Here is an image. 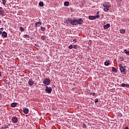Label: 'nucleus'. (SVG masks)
Wrapping results in <instances>:
<instances>
[{
	"mask_svg": "<svg viewBox=\"0 0 129 129\" xmlns=\"http://www.w3.org/2000/svg\"><path fill=\"white\" fill-rule=\"evenodd\" d=\"M28 83L29 85H30V86H33V85H34V84H35V82H34V81H33L32 79H30L28 81Z\"/></svg>",
	"mask_w": 129,
	"mask_h": 129,
	"instance_id": "5",
	"label": "nucleus"
},
{
	"mask_svg": "<svg viewBox=\"0 0 129 129\" xmlns=\"http://www.w3.org/2000/svg\"><path fill=\"white\" fill-rule=\"evenodd\" d=\"M103 7H104V12H108V10L110 8V4L108 2H105L103 4Z\"/></svg>",
	"mask_w": 129,
	"mask_h": 129,
	"instance_id": "1",
	"label": "nucleus"
},
{
	"mask_svg": "<svg viewBox=\"0 0 129 129\" xmlns=\"http://www.w3.org/2000/svg\"><path fill=\"white\" fill-rule=\"evenodd\" d=\"M2 2L4 6H6V0H2Z\"/></svg>",
	"mask_w": 129,
	"mask_h": 129,
	"instance_id": "30",
	"label": "nucleus"
},
{
	"mask_svg": "<svg viewBox=\"0 0 129 129\" xmlns=\"http://www.w3.org/2000/svg\"><path fill=\"white\" fill-rule=\"evenodd\" d=\"M127 87H128V88H129V84H127Z\"/></svg>",
	"mask_w": 129,
	"mask_h": 129,
	"instance_id": "40",
	"label": "nucleus"
},
{
	"mask_svg": "<svg viewBox=\"0 0 129 129\" xmlns=\"http://www.w3.org/2000/svg\"><path fill=\"white\" fill-rule=\"evenodd\" d=\"M23 112L24 113H25V114H28V113H29V109L28 108L25 107L23 109Z\"/></svg>",
	"mask_w": 129,
	"mask_h": 129,
	"instance_id": "9",
	"label": "nucleus"
},
{
	"mask_svg": "<svg viewBox=\"0 0 129 129\" xmlns=\"http://www.w3.org/2000/svg\"><path fill=\"white\" fill-rule=\"evenodd\" d=\"M2 76V72H0V77Z\"/></svg>",
	"mask_w": 129,
	"mask_h": 129,
	"instance_id": "42",
	"label": "nucleus"
},
{
	"mask_svg": "<svg viewBox=\"0 0 129 129\" xmlns=\"http://www.w3.org/2000/svg\"><path fill=\"white\" fill-rule=\"evenodd\" d=\"M1 23H2V21H1V20H0V26H1Z\"/></svg>",
	"mask_w": 129,
	"mask_h": 129,
	"instance_id": "43",
	"label": "nucleus"
},
{
	"mask_svg": "<svg viewBox=\"0 0 129 129\" xmlns=\"http://www.w3.org/2000/svg\"><path fill=\"white\" fill-rule=\"evenodd\" d=\"M90 94L91 95H93V96H95V93H90Z\"/></svg>",
	"mask_w": 129,
	"mask_h": 129,
	"instance_id": "33",
	"label": "nucleus"
},
{
	"mask_svg": "<svg viewBox=\"0 0 129 129\" xmlns=\"http://www.w3.org/2000/svg\"><path fill=\"white\" fill-rule=\"evenodd\" d=\"M69 49H73V45H71L69 46Z\"/></svg>",
	"mask_w": 129,
	"mask_h": 129,
	"instance_id": "31",
	"label": "nucleus"
},
{
	"mask_svg": "<svg viewBox=\"0 0 129 129\" xmlns=\"http://www.w3.org/2000/svg\"><path fill=\"white\" fill-rule=\"evenodd\" d=\"M47 36H46L45 35H42L41 36V40H42V41H45V40L46 39Z\"/></svg>",
	"mask_w": 129,
	"mask_h": 129,
	"instance_id": "16",
	"label": "nucleus"
},
{
	"mask_svg": "<svg viewBox=\"0 0 129 129\" xmlns=\"http://www.w3.org/2000/svg\"><path fill=\"white\" fill-rule=\"evenodd\" d=\"M64 6L65 7H68V6H69V2H65L64 3Z\"/></svg>",
	"mask_w": 129,
	"mask_h": 129,
	"instance_id": "21",
	"label": "nucleus"
},
{
	"mask_svg": "<svg viewBox=\"0 0 129 129\" xmlns=\"http://www.w3.org/2000/svg\"><path fill=\"white\" fill-rule=\"evenodd\" d=\"M109 64H110V61H109V60H107L104 62V65H105V66H108Z\"/></svg>",
	"mask_w": 129,
	"mask_h": 129,
	"instance_id": "14",
	"label": "nucleus"
},
{
	"mask_svg": "<svg viewBox=\"0 0 129 129\" xmlns=\"http://www.w3.org/2000/svg\"><path fill=\"white\" fill-rule=\"evenodd\" d=\"M41 25H42V22H36L35 23V27L37 28V27H40V26H41Z\"/></svg>",
	"mask_w": 129,
	"mask_h": 129,
	"instance_id": "12",
	"label": "nucleus"
},
{
	"mask_svg": "<svg viewBox=\"0 0 129 129\" xmlns=\"http://www.w3.org/2000/svg\"><path fill=\"white\" fill-rule=\"evenodd\" d=\"M120 61L121 62H122L123 61V58H121V57H120Z\"/></svg>",
	"mask_w": 129,
	"mask_h": 129,
	"instance_id": "36",
	"label": "nucleus"
},
{
	"mask_svg": "<svg viewBox=\"0 0 129 129\" xmlns=\"http://www.w3.org/2000/svg\"><path fill=\"white\" fill-rule=\"evenodd\" d=\"M20 30L21 32H25V29H24V28H23L22 27H20Z\"/></svg>",
	"mask_w": 129,
	"mask_h": 129,
	"instance_id": "25",
	"label": "nucleus"
},
{
	"mask_svg": "<svg viewBox=\"0 0 129 129\" xmlns=\"http://www.w3.org/2000/svg\"><path fill=\"white\" fill-rule=\"evenodd\" d=\"M73 48H74V49H77V46L76 45H74V46H73Z\"/></svg>",
	"mask_w": 129,
	"mask_h": 129,
	"instance_id": "35",
	"label": "nucleus"
},
{
	"mask_svg": "<svg viewBox=\"0 0 129 129\" xmlns=\"http://www.w3.org/2000/svg\"><path fill=\"white\" fill-rule=\"evenodd\" d=\"M0 35H3V32H2V31H0Z\"/></svg>",
	"mask_w": 129,
	"mask_h": 129,
	"instance_id": "39",
	"label": "nucleus"
},
{
	"mask_svg": "<svg viewBox=\"0 0 129 129\" xmlns=\"http://www.w3.org/2000/svg\"><path fill=\"white\" fill-rule=\"evenodd\" d=\"M121 73H122V74L125 75L126 74V70L124 68V67H123L121 69H120Z\"/></svg>",
	"mask_w": 129,
	"mask_h": 129,
	"instance_id": "7",
	"label": "nucleus"
},
{
	"mask_svg": "<svg viewBox=\"0 0 129 129\" xmlns=\"http://www.w3.org/2000/svg\"><path fill=\"white\" fill-rule=\"evenodd\" d=\"M124 53H125V54L129 55V50H127V49H125L124 50Z\"/></svg>",
	"mask_w": 129,
	"mask_h": 129,
	"instance_id": "24",
	"label": "nucleus"
},
{
	"mask_svg": "<svg viewBox=\"0 0 129 129\" xmlns=\"http://www.w3.org/2000/svg\"><path fill=\"white\" fill-rule=\"evenodd\" d=\"M2 10H3V8L0 7V15H2V16H3V15H4V11Z\"/></svg>",
	"mask_w": 129,
	"mask_h": 129,
	"instance_id": "19",
	"label": "nucleus"
},
{
	"mask_svg": "<svg viewBox=\"0 0 129 129\" xmlns=\"http://www.w3.org/2000/svg\"><path fill=\"white\" fill-rule=\"evenodd\" d=\"M95 19H99L100 16H99V15H98L96 16H95Z\"/></svg>",
	"mask_w": 129,
	"mask_h": 129,
	"instance_id": "32",
	"label": "nucleus"
},
{
	"mask_svg": "<svg viewBox=\"0 0 129 129\" xmlns=\"http://www.w3.org/2000/svg\"><path fill=\"white\" fill-rule=\"evenodd\" d=\"M23 38H26V39H30L31 37H30V35H24L23 36Z\"/></svg>",
	"mask_w": 129,
	"mask_h": 129,
	"instance_id": "15",
	"label": "nucleus"
},
{
	"mask_svg": "<svg viewBox=\"0 0 129 129\" xmlns=\"http://www.w3.org/2000/svg\"><path fill=\"white\" fill-rule=\"evenodd\" d=\"M118 67L120 69L123 68L122 64H118Z\"/></svg>",
	"mask_w": 129,
	"mask_h": 129,
	"instance_id": "28",
	"label": "nucleus"
},
{
	"mask_svg": "<svg viewBox=\"0 0 129 129\" xmlns=\"http://www.w3.org/2000/svg\"><path fill=\"white\" fill-rule=\"evenodd\" d=\"M45 91L46 93H51L52 92V88L51 87L46 86Z\"/></svg>",
	"mask_w": 129,
	"mask_h": 129,
	"instance_id": "4",
	"label": "nucleus"
},
{
	"mask_svg": "<svg viewBox=\"0 0 129 129\" xmlns=\"http://www.w3.org/2000/svg\"><path fill=\"white\" fill-rule=\"evenodd\" d=\"M83 23V20L82 19L80 18L78 20L77 19V25H81Z\"/></svg>",
	"mask_w": 129,
	"mask_h": 129,
	"instance_id": "8",
	"label": "nucleus"
},
{
	"mask_svg": "<svg viewBox=\"0 0 129 129\" xmlns=\"http://www.w3.org/2000/svg\"><path fill=\"white\" fill-rule=\"evenodd\" d=\"M73 42L74 43H76V42H77V40L76 39H75L73 40Z\"/></svg>",
	"mask_w": 129,
	"mask_h": 129,
	"instance_id": "37",
	"label": "nucleus"
},
{
	"mask_svg": "<svg viewBox=\"0 0 129 129\" xmlns=\"http://www.w3.org/2000/svg\"><path fill=\"white\" fill-rule=\"evenodd\" d=\"M127 84L122 83L120 85L121 87H127Z\"/></svg>",
	"mask_w": 129,
	"mask_h": 129,
	"instance_id": "20",
	"label": "nucleus"
},
{
	"mask_svg": "<svg viewBox=\"0 0 129 129\" xmlns=\"http://www.w3.org/2000/svg\"><path fill=\"white\" fill-rule=\"evenodd\" d=\"M89 20H95V16H89Z\"/></svg>",
	"mask_w": 129,
	"mask_h": 129,
	"instance_id": "17",
	"label": "nucleus"
},
{
	"mask_svg": "<svg viewBox=\"0 0 129 129\" xmlns=\"http://www.w3.org/2000/svg\"><path fill=\"white\" fill-rule=\"evenodd\" d=\"M2 37L3 38H7L8 37V33L6 31H4L2 33Z\"/></svg>",
	"mask_w": 129,
	"mask_h": 129,
	"instance_id": "10",
	"label": "nucleus"
},
{
	"mask_svg": "<svg viewBox=\"0 0 129 129\" xmlns=\"http://www.w3.org/2000/svg\"><path fill=\"white\" fill-rule=\"evenodd\" d=\"M35 46H38V45H35Z\"/></svg>",
	"mask_w": 129,
	"mask_h": 129,
	"instance_id": "46",
	"label": "nucleus"
},
{
	"mask_svg": "<svg viewBox=\"0 0 129 129\" xmlns=\"http://www.w3.org/2000/svg\"><path fill=\"white\" fill-rule=\"evenodd\" d=\"M95 103H97V102H98V99L96 98L95 99Z\"/></svg>",
	"mask_w": 129,
	"mask_h": 129,
	"instance_id": "34",
	"label": "nucleus"
},
{
	"mask_svg": "<svg viewBox=\"0 0 129 129\" xmlns=\"http://www.w3.org/2000/svg\"><path fill=\"white\" fill-rule=\"evenodd\" d=\"M40 29H41V30L43 32H44V31H45V30H46V28H45V27H42V26H41Z\"/></svg>",
	"mask_w": 129,
	"mask_h": 129,
	"instance_id": "27",
	"label": "nucleus"
},
{
	"mask_svg": "<svg viewBox=\"0 0 129 129\" xmlns=\"http://www.w3.org/2000/svg\"><path fill=\"white\" fill-rule=\"evenodd\" d=\"M98 14H99V12H98L97 13V15H98Z\"/></svg>",
	"mask_w": 129,
	"mask_h": 129,
	"instance_id": "44",
	"label": "nucleus"
},
{
	"mask_svg": "<svg viewBox=\"0 0 129 129\" xmlns=\"http://www.w3.org/2000/svg\"><path fill=\"white\" fill-rule=\"evenodd\" d=\"M12 120L13 123H17L19 121V119L17 117L14 116L12 118Z\"/></svg>",
	"mask_w": 129,
	"mask_h": 129,
	"instance_id": "6",
	"label": "nucleus"
},
{
	"mask_svg": "<svg viewBox=\"0 0 129 129\" xmlns=\"http://www.w3.org/2000/svg\"><path fill=\"white\" fill-rule=\"evenodd\" d=\"M68 22L73 26H76L77 25V19L72 20L70 19L68 20Z\"/></svg>",
	"mask_w": 129,
	"mask_h": 129,
	"instance_id": "2",
	"label": "nucleus"
},
{
	"mask_svg": "<svg viewBox=\"0 0 129 129\" xmlns=\"http://www.w3.org/2000/svg\"><path fill=\"white\" fill-rule=\"evenodd\" d=\"M17 105H18V103L14 102V103H12L11 104V107H16V106H17Z\"/></svg>",
	"mask_w": 129,
	"mask_h": 129,
	"instance_id": "13",
	"label": "nucleus"
},
{
	"mask_svg": "<svg viewBox=\"0 0 129 129\" xmlns=\"http://www.w3.org/2000/svg\"><path fill=\"white\" fill-rule=\"evenodd\" d=\"M0 30H1V31H3L4 30V28H0Z\"/></svg>",
	"mask_w": 129,
	"mask_h": 129,
	"instance_id": "38",
	"label": "nucleus"
},
{
	"mask_svg": "<svg viewBox=\"0 0 129 129\" xmlns=\"http://www.w3.org/2000/svg\"><path fill=\"white\" fill-rule=\"evenodd\" d=\"M112 71L113 72H115V73H117V70L115 69V68L114 67H112Z\"/></svg>",
	"mask_w": 129,
	"mask_h": 129,
	"instance_id": "18",
	"label": "nucleus"
},
{
	"mask_svg": "<svg viewBox=\"0 0 129 129\" xmlns=\"http://www.w3.org/2000/svg\"><path fill=\"white\" fill-rule=\"evenodd\" d=\"M39 6V7H44V3L43 2H40Z\"/></svg>",
	"mask_w": 129,
	"mask_h": 129,
	"instance_id": "22",
	"label": "nucleus"
},
{
	"mask_svg": "<svg viewBox=\"0 0 129 129\" xmlns=\"http://www.w3.org/2000/svg\"><path fill=\"white\" fill-rule=\"evenodd\" d=\"M43 82L44 85L48 86V85H50V83H51V81H50V78H45Z\"/></svg>",
	"mask_w": 129,
	"mask_h": 129,
	"instance_id": "3",
	"label": "nucleus"
},
{
	"mask_svg": "<svg viewBox=\"0 0 129 129\" xmlns=\"http://www.w3.org/2000/svg\"><path fill=\"white\" fill-rule=\"evenodd\" d=\"M2 99V95L0 94V100Z\"/></svg>",
	"mask_w": 129,
	"mask_h": 129,
	"instance_id": "41",
	"label": "nucleus"
},
{
	"mask_svg": "<svg viewBox=\"0 0 129 129\" xmlns=\"http://www.w3.org/2000/svg\"><path fill=\"white\" fill-rule=\"evenodd\" d=\"M82 126H83V128H86L87 127V126H86V124H85V123H83L82 125Z\"/></svg>",
	"mask_w": 129,
	"mask_h": 129,
	"instance_id": "26",
	"label": "nucleus"
},
{
	"mask_svg": "<svg viewBox=\"0 0 129 129\" xmlns=\"http://www.w3.org/2000/svg\"><path fill=\"white\" fill-rule=\"evenodd\" d=\"M72 90H74V88H72Z\"/></svg>",
	"mask_w": 129,
	"mask_h": 129,
	"instance_id": "45",
	"label": "nucleus"
},
{
	"mask_svg": "<svg viewBox=\"0 0 129 129\" xmlns=\"http://www.w3.org/2000/svg\"><path fill=\"white\" fill-rule=\"evenodd\" d=\"M120 33L121 34H124V33H125V31H124L123 29H121L120 30Z\"/></svg>",
	"mask_w": 129,
	"mask_h": 129,
	"instance_id": "23",
	"label": "nucleus"
},
{
	"mask_svg": "<svg viewBox=\"0 0 129 129\" xmlns=\"http://www.w3.org/2000/svg\"><path fill=\"white\" fill-rule=\"evenodd\" d=\"M110 24H106L103 26V28L105 30H106L107 29H108V28H110Z\"/></svg>",
	"mask_w": 129,
	"mask_h": 129,
	"instance_id": "11",
	"label": "nucleus"
},
{
	"mask_svg": "<svg viewBox=\"0 0 129 129\" xmlns=\"http://www.w3.org/2000/svg\"><path fill=\"white\" fill-rule=\"evenodd\" d=\"M3 128H4V129L9 128V125H5L4 127H3Z\"/></svg>",
	"mask_w": 129,
	"mask_h": 129,
	"instance_id": "29",
	"label": "nucleus"
}]
</instances>
